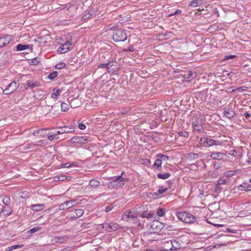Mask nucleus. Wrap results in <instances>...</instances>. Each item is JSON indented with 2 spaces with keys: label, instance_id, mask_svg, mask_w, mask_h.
Here are the masks:
<instances>
[{
  "label": "nucleus",
  "instance_id": "f257e3e1",
  "mask_svg": "<svg viewBox=\"0 0 251 251\" xmlns=\"http://www.w3.org/2000/svg\"><path fill=\"white\" fill-rule=\"evenodd\" d=\"M214 145L222 147L223 145V142L206 137H201L199 141V146L200 147L207 148Z\"/></svg>",
  "mask_w": 251,
  "mask_h": 251
},
{
  "label": "nucleus",
  "instance_id": "f03ea898",
  "mask_svg": "<svg viewBox=\"0 0 251 251\" xmlns=\"http://www.w3.org/2000/svg\"><path fill=\"white\" fill-rule=\"evenodd\" d=\"M176 215L180 220L187 224L193 223L196 221L195 217L186 212H178Z\"/></svg>",
  "mask_w": 251,
  "mask_h": 251
},
{
  "label": "nucleus",
  "instance_id": "7ed1b4c3",
  "mask_svg": "<svg viewBox=\"0 0 251 251\" xmlns=\"http://www.w3.org/2000/svg\"><path fill=\"white\" fill-rule=\"evenodd\" d=\"M112 38L116 42L125 41L127 38L126 30L122 29L115 30L113 32Z\"/></svg>",
  "mask_w": 251,
  "mask_h": 251
},
{
  "label": "nucleus",
  "instance_id": "20e7f679",
  "mask_svg": "<svg viewBox=\"0 0 251 251\" xmlns=\"http://www.w3.org/2000/svg\"><path fill=\"white\" fill-rule=\"evenodd\" d=\"M164 226L163 223L157 220H154L151 223V227L152 232L156 233L159 232Z\"/></svg>",
  "mask_w": 251,
  "mask_h": 251
},
{
  "label": "nucleus",
  "instance_id": "39448f33",
  "mask_svg": "<svg viewBox=\"0 0 251 251\" xmlns=\"http://www.w3.org/2000/svg\"><path fill=\"white\" fill-rule=\"evenodd\" d=\"M57 128L60 130L56 131V134H61L65 133H71L75 131V127L73 126H59Z\"/></svg>",
  "mask_w": 251,
  "mask_h": 251
},
{
  "label": "nucleus",
  "instance_id": "423d86ee",
  "mask_svg": "<svg viewBox=\"0 0 251 251\" xmlns=\"http://www.w3.org/2000/svg\"><path fill=\"white\" fill-rule=\"evenodd\" d=\"M112 179H113L114 185L118 187H122L124 186L126 181V179L123 177L122 175L118 176L113 177Z\"/></svg>",
  "mask_w": 251,
  "mask_h": 251
},
{
  "label": "nucleus",
  "instance_id": "0eeeda50",
  "mask_svg": "<svg viewBox=\"0 0 251 251\" xmlns=\"http://www.w3.org/2000/svg\"><path fill=\"white\" fill-rule=\"evenodd\" d=\"M86 136H75L72 137L70 141L75 144H84L87 142Z\"/></svg>",
  "mask_w": 251,
  "mask_h": 251
},
{
  "label": "nucleus",
  "instance_id": "6e6552de",
  "mask_svg": "<svg viewBox=\"0 0 251 251\" xmlns=\"http://www.w3.org/2000/svg\"><path fill=\"white\" fill-rule=\"evenodd\" d=\"M75 201V200H72L70 201H66L60 204L58 206L59 210H64L69 209L74 206L73 203Z\"/></svg>",
  "mask_w": 251,
  "mask_h": 251
},
{
  "label": "nucleus",
  "instance_id": "1a4fd4ad",
  "mask_svg": "<svg viewBox=\"0 0 251 251\" xmlns=\"http://www.w3.org/2000/svg\"><path fill=\"white\" fill-rule=\"evenodd\" d=\"M72 43L70 41H67L64 44H62L57 49V52L59 53H65L70 50L69 46H71Z\"/></svg>",
  "mask_w": 251,
  "mask_h": 251
},
{
  "label": "nucleus",
  "instance_id": "9d476101",
  "mask_svg": "<svg viewBox=\"0 0 251 251\" xmlns=\"http://www.w3.org/2000/svg\"><path fill=\"white\" fill-rule=\"evenodd\" d=\"M70 216H71V219H76L77 218L81 217L84 213V211L81 209H77L74 211H71L69 212Z\"/></svg>",
  "mask_w": 251,
  "mask_h": 251
},
{
  "label": "nucleus",
  "instance_id": "9b49d317",
  "mask_svg": "<svg viewBox=\"0 0 251 251\" xmlns=\"http://www.w3.org/2000/svg\"><path fill=\"white\" fill-rule=\"evenodd\" d=\"M12 40L11 36L5 35L0 37V48H2L8 45Z\"/></svg>",
  "mask_w": 251,
  "mask_h": 251
},
{
  "label": "nucleus",
  "instance_id": "f8f14e48",
  "mask_svg": "<svg viewBox=\"0 0 251 251\" xmlns=\"http://www.w3.org/2000/svg\"><path fill=\"white\" fill-rule=\"evenodd\" d=\"M225 156L226 154L221 152H212L210 154V157L214 160H224Z\"/></svg>",
  "mask_w": 251,
  "mask_h": 251
},
{
  "label": "nucleus",
  "instance_id": "ddd939ff",
  "mask_svg": "<svg viewBox=\"0 0 251 251\" xmlns=\"http://www.w3.org/2000/svg\"><path fill=\"white\" fill-rule=\"evenodd\" d=\"M224 116L228 118V119H231L233 118L236 113L231 108H227L225 109L223 112Z\"/></svg>",
  "mask_w": 251,
  "mask_h": 251
},
{
  "label": "nucleus",
  "instance_id": "4468645a",
  "mask_svg": "<svg viewBox=\"0 0 251 251\" xmlns=\"http://www.w3.org/2000/svg\"><path fill=\"white\" fill-rule=\"evenodd\" d=\"M197 75V74L196 72L189 71L187 72V74L184 75V78L186 79V81H190L195 78Z\"/></svg>",
  "mask_w": 251,
  "mask_h": 251
},
{
  "label": "nucleus",
  "instance_id": "2eb2a0df",
  "mask_svg": "<svg viewBox=\"0 0 251 251\" xmlns=\"http://www.w3.org/2000/svg\"><path fill=\"white\" fill-rule=\"evenodd\" d=\"M174 244H177V242L176 240L169 241L166 242L165 243V245L167 247V250H168L169 249V250H177L178 248L175 247Z\"/></svg>",
  "mask_w": 251,
  "mask_h": 251
},
{
  "label": "nucleus",
  "instance_id": "dca6fc26",
  "mask_svg": "<svg viewBox=\"0 0 251 251\" xmlns=\"http://www.w3.org/2000/svg\"><path fill=\"white\" fill-rule=\"evenodd\" d=\"M68 101L70 102V105L72 108H75L78 107V104L76 103V102H78L77 99L69 97L68 99Z\"/></svg>",
  "mask_w": 251,
  "mask_h": 251
},
{
  "label": "nucleus",
  "instance_id": "f3484780",
  "mask_svg": "<svg viewBox=\"0 0 251 251\" xmlns=\"http://www.w3.org/2000/svg\"><path fill=\"white\" fill-rule=\"evenodd\" d=\"M45 208L43 204H36L31 205V209L35 211H39L43 210Z\"/></svg>",
  "mask_w": 251,
  "mask_h": 251
},
{
  "label": "nucleus",
  "instance_id": "a211bd4d",
  "mask_svg": "<svg viewBox=\"0 0 251 251\" xmlns=\"http://www.w3.org/2000/svg\"><path fill=\"white\" fill-rule=\"evenodd\" d=\"M121 228V226L117 223H110V231H116Z\"/></svg>",
  "mask_w": 251,
  "mask_h": 251
},
{
  "label": "nucleus",
  "instance_id": "6ab92c4d",
  "mask_svg": "<svg viewBox=\"0 0 251 251\" xmlns=\"http://www.w3.org/2000/svg\"><path fill=\"white\" fill-rule=\"evenodd\" d=\"M7 87L10 89L11 92H13L18 88V86L17 85V82L14 81L8 84Z\"/></svg>",
  "mask_w": 251,
  "mask_h": 251
},
{
  "label": "nucleus",
  "instance_id": "aec40b11",
  "mask_svg": "<svg viewBox=\"0 0 251 251\" xmlns=\"http://www.w3.org/2000/svg\"><path fill=\"white\" fill-rule=\"evenodd\" d=\"M47 129H40L34 132L33 134L35 136L39 135L40 136L43 137L46 135Z\"/></svg>",
  "mask_w": 251,
  "mask_h": 251
},
{
  "label": "nucleus",
  "instance_id": "412c9836",
  "mask_svg": "<svg viewBox=\"0 0 251 251\" xmlns=\"http://www.w3.org/2000/svg\"><path fill=\"white\" fill-rule=\"evenodd\" d=\"M199 157V154L194 152H191L187 154V158L189 160H194L198 159Z\"/></svg>",
  "mask_w": 251,
  "mask_h": 251
},
{
  "label": "nucleus",
  "instance_id": "4be33fe9",
  "mask_svg": "<svg viewBox=\"0 0 251 251\" xmlns=\"http://www.w3.org/2000/svg\"><path fill=\"white\" fill-rule=\"evenodd\" d=\"M26 85L30 88H33L39 86V83L37 81H27L26 82Z\"/></svg>",
  "mask_w": 251,
  "mask_h": 251
},
{
  "label": "nucleus",
  "instance_id": "5701e85b",
  "mask_svg": "<svg viewBox=\"0 0 251 251\" xmlns=\"http://www.w3.org/2000/svg\"><path fill=\"white\" fill-rule=\"evenodd\" d=\"M202 1H203V0H192L189 4V6H192L193 7L200 6L202 4Z\"/></svg>",
  "mask_w": 251,
  "mask_h": 251
},
{
  "label": "nucleus",
  "instance_id": "b1692460",
  "mask_svg": "<svg viewBox=\"0 0 251 251\" xmlns=\"http://www.w3.org/2000/svg\"><path fill=\"white\" fill-rule=\"evenodd\" d=\"M168 188H163L162 187L159 188V189L156 192L153 193L152 196H158L164 193L168 190Z\"/></svg>",
  "mask_w": 251,
  "mask_h": 251
},
{
  "label": "nucleus",
  "instance_id": "393cba45",
  "mask_svg": "<svg viewBox=\"0 0 251 251\" xmlns=\"http://www.w3.org/2000/svg\"><path fill=\"white\" fill-rule=\"evenodd\" d=\"M89 185L92 188H97L100 186V182L95 179H92L90 181Z\"/></svg>",
  "mask_w": 251,
  "mask_h": 251
},
{
  "label": "nucleus",
  "instance_id": "a878e982",
  "mask_svg": "<svg viewBox=\"0 0 251 251\" xmlns=\"http://www.w3.org/2000/svg\"><path fill=\"white\" fill-rule=\"evenodd\" d=\"M62 90L59 89H54L53 92L51 94V97L52 98L57 99V97L60 95Z\"/></svg>",
  "mask_w": 251,
  "mask_h": 251
},
{
  "label": "nucleus",
  "instance_id": "bb28decb",
  "mask_svg": "<svg viewBox=\"0 0 251 251\" xmlns=\"http://www.w3.org/2000/svg\"><path fill=\"white\" fill-rule=\"evenodd\" d=\"M29 48L28 45H23V44H18L16 46V50L17 51H22L25 50Z\"/></svg>",
  "mask_w": 251,
  "mask_h": 251
},
{
  "label": "nucleus",
  "instance_id": "cd10ccee",
  "mask_svg": "<svg viewBox=\"0 0 251 251\" xmlns=\"http://www.w3.org/2000/svg\"><path fill=\"white\" fill-rule=\"evenodd\" d=\"M156 158V159H155L153 165V167H156L157 170H161L160 168H161L162 165L161 160H160V159L158 158V157Z\"/></svg>",
  "mask_w": 251,
  "mask_h": 251
},
{
  "label": "nucleus",
  "instance_id": "c85d7f7f",
  "mask_svg": "<svg viewBox=\"0 0 251 251\" xmlns=\"http://www.w3.org/2000/svg\"><path fill=\"white\" fill-rule=\"evenodd\" d=\"M171 176V174L170 173H164V174H161V173H159V174H158L157 176V177L159 179H166L168 178H169Z\"/></svg>",
  "mask_w": 251,
  "mask_h": 251
},
{
  "label": "nucleus",
  "instance_id": "c756f323",
  "mask_svg": "<svg viewBox=\"0 0 251 251\" xmlns=\"http://www.w3.org/2000/svg\"><path fill=\"white\" fill-rule=\"evenodd\" d=\"M156 157H158V158L160 159V160H161L162 162L163 161H167L169 158V157L168 156L161 153L156 154Z\"/></svg>",
  "mask_w": 251,
  "mask_h": 251
},
{
  "label": "nucleus",
  "instance_id": "7c9ffc66",
  "mask_svg": "<svg viewBox=\"0 0 251 251\" xmlns=\"http://www.w3.org/2000/svg\"><path fill=\"white\" fill-rule=\"evenodd\" d=\"M193 128L199 133H201L203 131V128L201 123H199V124H198V125L193 124Z\"/></svg>",
  "mask_w": 251,
  "mask_h": 251
},
{
  "label": "nucleus",
  "instance_id": "2f4dec72",
  "mask_svg": "<svg viewBox=\"0 0 251 251\" xmlns=\"http://www.w3.org/2000/svg\"><path fill=\"white\" fill-rule=\"evenodd\" d=\"M130 213H131L130 211H128V210L126 211L122 215V217H121L122 220L127 221L129 219V214H130Z\"/></svg>",
  "mask_w": 251,
  "mask_h": 251
},
{
  "label": "nucleus",
  "instance_id": "473e14b6",
  "mask_svg": "<svg viewBox=\"0 0 251 251\" xmlns=\"http://www.w3.org/2000/svg\"><path fill=\"white\" fill-rule=\"evenodd\" d=\"M61 110L64 112L68 111L69 109V105L65 102L61 103Z\"/></svg>",
  "mask_w": 251,
  "mask_h": 251
},
{
  "label": "nucleus",
  "instance_id": "72a5a7b5",
  "mask_svg": "<svg viewBox=\"0 0 251 251\" xmlns=\"http://www.w3.org/2000/svg\"><path fill=\"white\" fill-rule=\"evenodd\" d=\"M23 246H24V245L23 244H20V245L18 244V245H13V246L8 247L7 248V251H10L12 250L18 249L23 247Z\"/></svg>",
  "mask_w": 251,
  "mask_h": 251
},
{
  "label": "nucleus",
  "instance_id": "f704fd0d",
  "mask_svg": "<svg viewBox=\"0 0 251 251\" xmlns=\"http://www.w3.org/2000/svg\"><path fill=\"white\" fill-rule=\"evenodd\" d=\"M57 74L58 72L57 71H53L49 75L48 78L50 80H53L57 76Z\"/></svg>",
  "mask_w": 251,
  "mask_h": 251
},
{
  "label": "nucleus",
  "instance_id": "c9c22d12",
  "mask_svg": "<svg viewBox=\"0 0 251 251\" xmlns=\"http://www.w3.org/2000/svg\"><path fill=\"white\" fill-rule=\"evenodd\" d=\"M66 179V177L63 175H58L54 177V180L56 181H63Z\"/></svg>",
  "mask_w": 251,
  "mask_h": 251
},
{
  "label": "nucleus",
  "instance_id": "e433bc0d",
  "mask_svg": "<svg viewBox=\"0 0 251 251\" xmlns=\"http://www.w3.org/2000/svg\"><path fill=\"white\" fill-rule=\"evenodd\" d=\"M236 173V171L229 170L225 172V176L227 177L233 176Z\"/></svg>",
  "mask_w": 251,
  "mask_h": 251
},
{
  "label": "nucleus",
  "instance_id": "4c0bfd02",
  "mask_svg": "<svg viewBox=\"0 0 251 251\" xmlns=\"http://www.w3.org/2000/svg\"><path fill=\"white\" fill-rule=\"evenodd\" d=\"M40 229H41V227H38V226L35 227H33V228L29 229L27 231V233L28 234H32V233H35L37 231H38L40 230Z\"/></svg>",
  "mask_w": 251,
  "mask_h": 251
},
{
  "label": "nucleus",
  "instance_id": "58836bf2",
  "mask_svg": "<svg viewBox=\"0 0 251 251\" xmlns=\"http://www.w3.org/2000/svg\"><path fill=\"white\" fill-rule=\"evenodd\" d=\"M74 162L72 163H66L60 165V168H69L74 165Z\"/></svg>",
  "mask_w": 251,
  "mask_h": 251
},
{
  "label": "nucleus",
  "instance_id": "ea45409f",
  "mask_svg": "<svg viewBox=\"0 0 251 251\" xmlns=\"http://www.w3.org/2000/svg\"><path fill=\"white\" fill-rule=\"evenodd\" d=\"M153 214L146 213L144 212L141 214V217L143 218H147L148 219H151L153 217Z\"/></svg>",
  "mask_w": 251,
  "mask_h": 251
},
{
  "label": "nucleus",
  "instance_id": "a19ab883",
  "mask_svg": "<svg viewBox=\"0 0 251 251\" xmlns=\"http://www.w3.org/2000/svg\"><path fill=\"white\" fill-rule=\"evenodd\" d=\"M8 208V207H4L1 211V213L2 212L3 213L5 217H8L11 213V211L9 212V211L7 209Z\"/></svg>",
  "mask_w": 251,
  "mask_h": 251
},
{
  "label": "nucleus",
  "instance_id": "79ce46f5",
  "mask_svg": "<svg viewBox=\"0 0 251 251\" xmlns=\"http://www.w3.org/2000/svg\"><path fill=\"white\" fill-rule=\"evenodd\" d=\"M10 198L8 196H5L3 199H2V202L5 204H8L10 203Z\"/></svg>",
  "mask_w": 251,
  "mask_h": 251
},
{
  "label": "nucleus",
  "instance_id": "37998d69",
  "mask_svg": "<svg viewBox=\"0 0 251 251\" xmlns=\"http://www.w3.org/2000/svg\"><path fill=\"white\" fill-rule=\"evenodd\" d=\"M66 66V64L64 62H60L55 65L56 69H61L64 68Z\"/></svg>",
  "mask_w": 251,
  "mask_h": 251
},
{
  "label": "nucleus",
  "instance_id": "c03bdc74",
  "mask_svg": "<svg viewBox=\"0 0 251 251\" xmlns=\"http://www.w3.org/2000/svg\"><path fill=\"white\" fill-rule=\"evenodd\" d=\"M40 62L39 59L38 58V57H35L34 58H32L31 59L30 64L31 65H37L38 63H39Z\"/></svg>",
  "mask_w": 251,
  "mask_h": 251
},
{
  "label": "nucleus",
  "instance_id": "a18cd8bd",
  "mask_svg": "<svg viewBox=\"0 0 251 251\" xmlns=\"http://www.w3.org/2000/svg\"><path fill=\"white\" fill-rule=\"evenodd\" d=\"M164 211H165V210L163 208H158L157 209V211H156V213L157 214L160 216V217H161V216H163L164 214Z\"/></svg>",
  "mask_w": 251,
  "mask_h": 251
},
{
  "label": "nucleus",
  "instance_id": "49530a36",
  "mask_svg": "<svg viewBox=\"0 0 251 251\" xmlns=\"http://www.w3.org/2000/svg\"><path fill=\"white\" fill-rule=\"evenodd\" d=\"M109 64H108V62L100 64L98 66V68H105L108 69H109Z\"/></svg>",
  "mask_w": 251,
  "mask_h": 251
},
{
  "label": "nucleus",
  "instance_id": "de8ad7c7",
  "mask_svg": "<svg viewBox=\"0 0 251 251\" xmlns=\"http://www.w3.org/2000/svg\"><path fill=\"white\" fill-rule=\"evenodd\" d=\"M102 228H104L105 230L110 231V223H104L102 224Z\"/></svg>",
  "mask_w": 251,
  "mask_h": 251
},
{
  "label": "nucleus",
  "instance_id": "09e8293b",
  "mask_svg": "<svg viewBox=\"0 0 251 251\" xmlns=\"http://www.w3.org/2000/svg\"><path fill=\"white\" fill-rule=\"evenodd\" d=\"M57 135H58V134H56V132L53 135H49L48 137V138L50 141H53L54 139H58V137H57Z\"/></svg>",
  "mask_w": 251,
  "mask_h": 251
},
{
  "label": "nucleus",
  "instance_id": "8fccbe9b",
  "mask_svg": "<svg viewBox=\"0 0 251 251\" xmlns=\"http://www.w3.org/2000/svg\"><path fill=\"white\" fill-rule=\"evenodd\" d=\"M132 220L134 221V224H136L137 226H140L141 223L137 216L136 215L135 217H132Z\"/></svg>",
  "mask_w": 251,
  "mask_h": 251
},
{
  "label": "nucleus",
  "instance_id": "3c124183",
  "mask_svg": "<svg viewBox=\"0 0 251 251\" xmlns=\"http://www.w3.org/2000/svg\"><path fill=\"white\" fill-rule=\"evenodd\" d=\"M222 189V187L220 186L219 184H216V186L215 187V191L217 193H220L221 192V190Z\"/></svg>",
  "mask_w": 251,
  "mask_h": 251
},
{
  "label": "nucleus",
  "instance_id": "603ef678",
  "mask_svg": "<svg viewBox=\"0 0 251 251\" xmlns=\"http://www.w3.org/2000/svg\"><path fill=\"white\" fill-rule=\"evenodd\" d=\"M108 63L110 64L109 66V68H110L111 67H112L114 66H116L117 62L116 61H109L108 62Z\"/></svg>",
  "mask_w": 251,
  "mask_h": 251
},
{
  "label": "nucleus",
  "instance_id": "864d4df0",
  "mask_svg": "<svg viewBox=\"0 0 251 251\" xmlns=\"http://www.w3.org/2000/svg\"><path fill=\"white\" fill-rule=\"evenodd\" d=\"M91 16V14H90V13H87L85 14V15H84L82 17L81 19L82 20H85L88 19L89 18H90Z\"/></svg>",
  "mask_w": 251,
  "mask_h": 251
},
{
  "label": "nucleus",
  "instance_id": "5fc2aeb1",
  "mask_svg": "<svg viewBox=\"0 0 251 251\" xmlns=\"http://www.w3.org/2000/svg\"><path fill=\"white\" fill-rule=\"evenodd\" d=\"M12 92H11V91L9 89H8L7 87H6V88L3 91V94L5 95H8L11 93H12Z\"/></svg>",
  "mask_w": 251,
  "mask_h": 251
},
{
  "label": "nucleus",
  "instance_id": "6e6d98bb",
  "mask_svg": "<svg viewBox=\"0 0 251 251\" xmlns=\"http://www.w3.org/2000/svg\"><path fill=\"white\" fill-rule=\"evenodd\" d=\"M54 239L55 240V242L56 243H62V240L63 239V237H54Z\"/></svg>",
  "mask_w": 251,
  "mask_h": 251
},
{
  "label": "nucleus",
  "instance_id": "4d7b16f0",
  "mask_svg": "<svg viewBox=\"0 0 251 251\" xmlns=\"http://www.w3.org/2000/svg\"><path fill=\"white\" fill-rule=\"evenodd\" d=\"M178 134L180 136L186 137L188 133L187 131H180L178 132Z\"/></svg>",
  "mask_w": 251,
  "mask_h": 251
},
{
  "label": "nucleus",
  "instance_id": "13d9d810",
  "mask_svg": "<svg viewBox=\"0 0 251 251\" xmlns=\"http://www.w3.org/2000/svg\"><path fill=\"white\" fill-rule=\"evenodd\" d=\"M221 168V165L219 163H215L213 165V168L216 170L219 169Z\"/></svg>",
  "mask_w": 251,
  "mask_h": 251
},
{
  "label": "nucleus",
  "instance_id": "bf43d9fd",
  "mask_svg": "<svg viewBox=\"0 0 251 251\" xmlns=\"http://www.w3.org/2000/svg\"><path fill=\"white\" fill-rule=\"evenodd\" d=\"M244 185L246 186V191H251V184H250L249 183H244Z\"/></svg>",
  "mask_w": 251,
  "mask_h": 251
},
{
  "label": "nucleus",
  "instance_id": "052dcab7",
  "mask_svg": "<svg viewBox=\"0 0 251 251\" xmlns=\"http://www.w3.org/2000/svg\"><path fill=\"white\" fill-rule=\"evenodd\" d=\"M225 183H226L225 180L223 178H220L217 181V184H219L220 185L224 184H225Z\"/></svg>",
  "mask_w": 251,
  "mask_h": 251
},
{
  "label": "nucleus",
  "instance_id": "680f3d73",
  "mask_svg": "<svg viewBox=\"0 0 251 251\" xmlns=\"http://www.w3.org/2000/svg\"><path fill=\"white\" fill-rule=\"evenodd\" d=\"M235 57L234 55H228L225 57L224 60H228L230 59H232Z\"/></svg>",
  "mask_w": 251,
  "mask_h": 251
},
{
  "label": "nucleus",
  "instance_id": "e2e57ef3",
  "mask_svg": "<svg viewBox=\"0 0 251 251\" xmlns=\"http://www.w3.org/2000/svg\"><path fill=\"white\" fill-rule=\"evenodd\" d=\"M107 186L109 188H113V187H114L115 186V185H114L113 180L112 181H111L108 182L107 183Z\"/></svg>",
  "mask_w": 251,
  "mask_h": 251
},
{
  "label": "nucleus",
  "instance_id": "0e129e2a",
  "mask_svg": "<svg viewBox=\"0 0 251 251\" xmlns=\"http://www.w3.org/2000/svg\"><path fill=\"white\" fill-rule=\"evenodd\" d=\"M113 208L111 205H108L105 207V211L108 212L110 211Z\"/></svg>",
  "mask_w": 251,
  "mask_h": 251
},
{
  "label": "nucleus",
  "instance_id": "69168bd1",
  "mask_svg": "<svg viewBox=\"0 0 251 251\" xmlns=\"http://www.w3.org/2000/svg\"><path fill=\"white\" fill-rule=\"evenodd\" d=\"M78 127L81 130H84L86 128V126L83 124H79Z\"/></svg>",
  "mask_w": 251,
  "mask_h": 251
},
{
  "label": "nucleus",
  "instance_id": "338daca9",
  "mask_svg": "<svg viewBox=\"0 0 251 251\" xmlns=\"http://www.w3.org/2000/svg\"><path fill=\"white\" fill-rule=\"evenodd\" d=\"M28 195V193L24 192L22 193V195L21 196V198H25L26 197H29Z\"/></svg>",
  "mask_w": 251,
  "mask_h": 251
},
{
  "label": "nucleus",
  "instance_id": "774afa93",
  "mask_svg": "<svg viewBox=\"0 0 251 251\" xmlns=\"http://www.w3.org/2000/svg\"><path fill=\"white\" fill-rule=\"evenodd\" d=\"M126 50L131 52H133L134 51H135V49L132 46H130Z\"/></svg>",
  "mask_w": 251,
  "mask_h": 251
}]
</instances>
